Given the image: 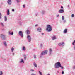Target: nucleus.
Returning <instances> with one entry per match:
<instances>
[{
  "label": "nucleus",
  "mask_w": 75,
  "mask_h": 75,
  "mask_svg": "<svg viewBox=\"0 0 75 75\" xmlns=\"http://www.w3.org/2000/svg\"><path fill=\"white\" fill-rule=\"evenodd\" d=\"M54 67L55 68H59L60 67L62 69L64 68L63 67L61 66V64L59 62H58L55 64Z\"/></svg>",
  "instance_id": "nucleus-1"
},
{
  "label": "nucleus",
  "mask_w": 75,
  "mask_h": 75,
  "mask_svg": "<svg viewBox=\"0 0 75 75\" xmlns=\"http://www.w3.org/2000/svg\"><path fill=\"white\" fill-rule=\"evenodd\" d=\"M52 26L50 25H47V28H46L47 31L48 32H50L52 31Z\"/></svg>",
  "instance_id": "nucleus-2"
},
{
  "label": "nucleus",
  "mask_w": 75,
  "mask_h": 75,
  "mask_svg": "<svg viewBox=\"0 0 75 75\" xmlns=\"http://www.w3.org/2000/svg\"><path fill=\"white\" fill-rule=\"evenodd\" d=\"M47 53H48V50H45L41 53V55H45L47 54Z\"/></svg>",
  "instance_id": "nucleus-3"
},
{
  "label": "nucleus",
  "mask_w": 75,
  "mask_h": 75,
  "mask_svg": "<svg viewBox=\"0 0 75 75\" xmlns=\"http://www.w3.org/2000/svg\"><path fill=\"white\" fill-rule=\"evenodd\" d=\"M6 35H4L3 34L1 35L0 37L2 38V40H6Z\"/></svg>",
  "instance_id": "nucleus-4"
},
{
  "label": "nucleus",
  "mask_w": 75,
  "mask_h": 75,
  "mask_svg": "<svg viewBox=\"0 0 75 75\" xmlns=\"http://www.w3.org/2000/svg\"><path fill=\"white\" fill-rule=\"evenodd\" d=\"M18 34L21 37H23V31H19L18 33Z\"/></svg>",
  "instance_id": "nucleus-5"
},
{
  "label": "nucleus",
  "mask_w": 75,
  "mask_h": 75,
  "mask_svg": "<svg viewBox=\"0 0 75 75\" xmlns=\"http://www.w3.org/2000/svg\"><path fill=\"white\" fill-rule=\"evenodd\" d=\"M27 38L28 39V41L29 42H31V36L28 35L27 36Z\"/></svg>",
  "instance_id": "nucleus-6"
},
{
  "label": "nucleus",
  "mask_w": 75,
  "mask_h": 75,
  "mask_svg": "<svg viewBox=\"0 0 75 75\" xmlns=\"http://www.w3.org/2000/svg\"><path fill=\"white\" fill-rule=\"evenodd\" d=\"M49 55H51L52 54V50L51 48H50L49 49Z\"/></svg>",
  "instance_id": "nucleus-7"
},
{
  "label": "nucleus",
  "mask_w": 75,
  "mask_h": 75,
  "mask_svg": "<svg viewBox=\"0 0 75 75\" xmlns=\"http://www.w3.org/2000/svg\"><path fill=\"white\" fill-rule=\"evenodd\" d=\"M37 30L38 32L41 33V30H42V29L41 28H37Z\"/></svg>",
  "instance_id": "nucleus-8"
},
{
  "label": "nucleus",
  "mask_w": 75,
  "mask_h": 75,
  "mask_svg": "<svg viewBox=\"0 0 75 75\" xmlns=\"http://www.w3.org/2000/svg\"><path fill=\"white\" fill-rule=\"evenodd\" d=\"M64 45V42H62V43H60L59 44V46H62V47H63Z\"/></svg>",
  "instance_id": "nucleus-9"
},
{
  "label": "nucleus",
  "mask_w": 75,
  "mask_h": 75,
  "mask_svg": "<svg viewBox=\"0 0 75 75\" xmlns=\"http://www.w3.org/2000/svg\"><path fill=\"white\" fill-rule=\"evenodd\" d=\"M19 63H23V64L24 63V60L22 59H21L19 61Z\"/></svg>",
  "instance_id": "nucleus-10"
},
{
  "label": "nucleus",
  "mask_w": 75,
  "mask_h": 75,
  "mask_svg": "<svg viewBox=\"0 0 75 75\" xmlns=\"http://www.w3.org/2000/svg\"><path fill=\"white\" fill-rule=\"evenodd\" d=\"M7 2L8 4L9 5H11V0H8Z\"/></svg>",
  "instance_id": "nucleus-11"
},
{
  "label": "nucleus",
  "mask_w": 75,
  "mask_h": 75,
  "mask_svg": "<svg viewBox=\"0 0 75 75\" xmlns=\"http://www.w3.org/2000/svg\"><path fill=\"white\" fill-rule=\"evenodd\" d=\"M57 39V38H56V36L55 35L53 36L52 37V40H54Z\"/></svg>",
  "instance_id": "nucleus-12"
},
{
  "label": "nucleus",
  "mask_w": 75,
  "mask_h": 75,
  "mask_svg": "<svg viewBox=\"0 0 75 75\" xmlns=\"http://www.w3.org/2000/svg\"><path fill=\"white\" fill-rule=\"evenodd\" d=\"M59 12L60 13H62L64 12V10H60L59 11Z\"/></svg>",
  "instance_id": "nucleus-13"
},
{
  "label": "nucleus",
  "mask_w": 75,
  "mask_h": 75,
  "mask_svg": "<svg viewBox=\"0 0 75 75\" xmlns=\"http://www.w3.org/2000/svg\"><path fill=\"white\" fill-rule=\"evenodd\" d=\"M22 50L23 51H25L26 50V48L25 47L23 46L22 48Z\"/></svg>",
  "instance_id": "nucleus-14"
},
{
  "label": "nucleus",
  "mask_w": 75,
  "mask_h": 75,
  "mask_svg": "<svg viewBox=\"0 0 75 75\" xmlns=\"http://www.w3.org/2000/svg\"><path fill=\"white\" fill-rule=\"evenodd\" d=\"M3 44H4L5 47H7V43L6 41H4Z\"/></svg>",
  "instance_id": "nucleus-15"
},
{
  "label": "nucleus",
  "mask_w": 75,
  "mask_h": 75,
  "mask_svg": "<svg viewBox=\"0 0 75 75\" xmlns=\"http://www.w3.org/2000/svg\"><path fill=\"white\" fill-rule=\"evenodd\" d=\"M67 29H65L63 31L64 33L65 34H66V33H67Z\"/></svg>",
  "instance_id": "nucleus-16"
},
{
  "label": "nucleus",
  "mask_w": 75,
  "mask_h": 75,
  "mask_svg": "<svg viewBox=\"0 0 75 75\" xmlns=\"http://www.w3.org/2000/svg\"><path fill=\"white\" fill-rule=\"evenodd\" d=\"M8 34L9 35H13V32H12L11 33V32L10 31H9L8 32Z\"/></svg>",
  "instance_id": "nucleus-17"
},
{
  "label": "nucleus",
  "mask_w": 75,
  "mask_h": 75,
  "mask_svg": "<svg viewBox=\"0 0 75 75\" xmlns=\"http://www.w3.org/2000/svg\"><path fill=\"white\" fill-rule=\"evenodd\" d=\"M33 65L36 68H37V64H36V63L35 62H34L33 63Z\"/></svg>",
  "instance_id": "nucleus-18"
},
{
  "label": "nucleus",
  "mask_w": 75,
  "mask_h": 75,
  "mask_svg": "<svg viewBox=\"0 0 75 75\" xmlns=\"http://www.w3.org/2000/svg\"><path fill=\"white\" fill-rule=\"evenodd\" d=\"M26 32H27V34L28 35H29V34H30V31L28 30H27L26 31Z\"/></svg>",
  "instance_id": "nucleus-19"
},
{
  "label": "nucleus",
  "mask_w": 75,
  "mask_h": 75,
  "mask_svg": "<svg viewBox=\"0 0 75 75\" xmlns=\"http://www.w3.org/2000/svg\"><path fill=\"white\" fill-rule=\"evenodd\" d=\"M14 50V48H13V47H12L11 48V52H13V51Z\"/></svg>",
  "instance_id": "nucleus-20"
},
{
  "label": "nucleus",
  "mask_w": 75,
  "mask_h": 75,
  "mask_svg": "<svg viewBox=\"0 0 75 75\" xmlns=\"http://www.w3.org/2000/svg\"><path fill=\"white\" fill-rule=\"evenodd\" d=\"M7 15H9L10 14V10H7Z\"/></svg>",
  "instance_id": "nucleus-21"
},
{
  "label": "nucleus",
  "mask_w": 75,
  "mask_h": 75,
  "mask_svg": "<svg viewBox=\"0 0 75 75\" xmlns=\"http://www.w3.org/2000/svg\"><path fill=\"white\" fill-rule=\"evenodd\" d=\"M7 17H6V16H4V21H7Z\"/></svg>",
  "instance_id": "nucleus-22"
},
{
  "label": "nucleus",
  "mask_w": 75,
  "mask_h": 75,
  "mask_svg": "<svg viewBox=\"0 0 75 75\" xmlns=\"http://www.w3.org/2000/svg\"><path fill=\"white\" fill-rule=\"evenodd\" d=\"M0 24L2 26V27H4V24H3V23L2 22H1L0 23Z\"/></svg>",
  "instance_id": "nucleus-23"
},
{
  "label": "nucleus",
  "mask_w": 75,
  "mask_h": 75,
  "mask_svg": "<svg viewBox=\"0 0 75 75\" xmlns=\"http://www.w3.org/2000/svg\"><path fill=\"white\" fill-rule=\"evenodd\" d=\"M45 11H42V12H41V13L42 14H45Z\"/></svg>",
  "instance_id": "nucleus-24"
},
{
  "label": "nucleus",
  "mask_w": 75,
  "mask_h": 75,
  "mask_svg": "<svg viewBox=\"0 0 75 75\" xmlns=\"http://www.w3.org/2000/svg\"><path fill=\"white\" fill-rule=\"evenodd\" d=\"M3 71H0V75H3Z\"/></svg>",
  "instance_id": "nucleus-25"
},
{
  "label": "nucleus",
  "mask_w": 75,
  "mask_h": 75,
  "mask_svg": "<svg viewBox=\"0 0 75 75\" xmlns=\"http://www.w3.org/2000/svg\"><path fill=\"white\" fill-rule=\"evenodd\" d=\"M62 20H65V18H64V17L63 16H62Z\"/></svg>",
  "instance_id": "nucleus-26"
},
{
  "label": "nucleus",
  "mask_w": 75,
  "mask_h": 75,
  "mask_svg": "<svg viewBox=\"0 0 75 75\" xmlns=\"http://www.w3.org/2000/svg\"><path fill=\"white\" fill-rule=\"evenodd\" d=\"M1 13H0V19H1Z\"/></svg>",
  "instance_id": "nucleus-27"
},
{
  "label": "nucleus",
  "mask_w": 75,
  "mask_h": 75,
  "mask_svg": "<svg viewBox=\"0 0 75 75\" xmlns=\"http://www.w3.org/2000/svg\"><path fill=\"white\" fill-rule=\"evenodd\" d=\"M39 74H40V75H42V73H41V72L40 71H39Z\"/></svg>",
  "instance_id": "nucleus-28"
},
{
  "label": "nucleus",
  "mask_w": 75,
  "mask_h": 75,
  "mask_svg": "<svg viewBox=\"0 0 75 75\" xmlns=\"http://www.w3.org/2000/svg\"><path fill=\"white\" fill-rule=\"evenodd\" d=\"M30 71H31V72H34V70L33 69H30Z\"/></svg>",
  "instance_id": "nucleus-29"
},
{
  "label": "nucleus",
  "mask_w": 75,
  "mask_h": 75,
  "mask_svg": "<svg viewBox=\"0 0 75 75\" xmlns=\"http://www.w3.org/2000/svg\"><path fill=\"white\" fill-rule=\"evenodd\" d=\"M42 45V44H40V47H42V45Z\"/></svg>",
  "instance_id": "nucleus-30"
},
{
  "label": "nucleus",
  "mask_w": 75,
  "mask_h": 75,
  "mask_svg": "<svg viewBox=\"0 0 75 75\" xmlns=\"http://www.w3.org/2000/svg\"><path fill=\"white\" fill-rule=\"evenodd\" d=\"M74 17V14H72L71 15V17Z\"/></svg>",
  "instance_id": "nucleus-31"
},
{
  "label": "nucleus",
  "mask_w": 75,
  "mask_h": 75,
  "mask_svg": "<svg viewBox=\"0 0 75 75\" xmlns=\"http://www.w3.org/2000/svg\"><path fill=\"white\" fill-rule=\"evenodd\" d=\"M16 1H17V3H19L20 1L18 0H16Z\"/></svg>",
  "instance_id": "nucleus-32"
},
{
  "label": "nucleus",
  "mask_w": 75,
  "mask_h": 75,
  "mask_svg": "<svg viewBox=\"0 0 75 75\" xmlns=\"http://www.w3.org/2000/svg\"><path fill=\"white\" fill-rule=\"evenodd\" d=\"M63 23H66V20H64L63 21Z\"/></svg>",
  "instance_id": "nucleus-33"
},
{
  "label": "nucleus",
  "mask_w": 75,
  "mask_h": 75,
  "mask_svg": "<svg viewBox=\"0 0 75 75\" xmlns=\"http://www.w3.org/2000/svg\"><path fill=\"white\" fill-rule=\"evenodd\" d=\"M34 58H36V56L35 55H34Z\"/></svg>",
  "instance_id": "nucleus-34"
},
{
  "label": "nucleus",
  "mask_w": 75,
  "mask_h": 75,
  "mask_svg": "<svg viewBox=\"0 0 75 75\" xmlns=\"http://www.w3.org/2000/svg\"><path fill=\"white\" fill-rule=\"evenodd\" d=\"M38 16V14H35V16Z\"/></svg>",
  "instance_id": "nucleus-35"
},
{
  "label": "nucleus",
  "mask_w": 75,
  "mask_h": 75,
  "mask_svg": "<svg viewBox=\"0 0 75 75\" xmlns=\"http://www.w3.org/2000/svg\"><path fill=\"white\" fill-rule=\"evenodd\" d=\"M24 59L25 60H26V57H24Z\"/></svg>",
  "instance_id": "nucleus-36"
},
{
  "label": "nucleus",
  "mask_w": 75,
  "mask_h": 75,
  "mask_svg": "<svg viewBox=\"0 0 75 75\" xmlns=\"http://www.w3.org/2000/svg\"><path fill=\"white\" fill-rule=\"evenodd\" d=\"M73 68H74V69H75V66H74L73 67Z\"/></svg>",
  "instance_id": "nucleus-37"
},
{
  "label": "nucleus",
  "mask_w": 75,
  "mask_h": 75,
  "mask_svg": "<svg viewBox=\"0 0 75 75\" xmlns=\"http://www.w3.org/2000/svg\"><path fill=\"white\" fill-rule=\"evenodd\" d=\"M59 15H57V17H59Z\"/></svg>",
  "instance_id": "nucleus-38"
},
{
  "label": "nucleus",
  "mask_w": 75,
  "mask_h": 75,
  "mask_svg": "<svg viewBox=\"0 0 75 75\" xmlns=\"http://www.w3.org/2000/svg\"><path fill=\"white\" fill-rule=\"evenodd\" d=\"M12 55H13V56L14 55V53H12Z\"/></svg>",
  "instance_id": "nucleus-39"
},
{
  "label": "nucleus",
  "mask_w": 75,
  "mask_h": 75,
  "mask_svg": "<svg viewBox=\"0 0 75 75\" xmlns=\"http://www.w3.org/2000/svg\"><path fill=\"white\" fill-rule=\"evenodd\" d=\"M67 7H68V8H69V5H68L67 6Z\"/></svg>",
  "instance_id": "nucleus-40"
},
{
  "label": "nucleus",
  "mask_w": 75,
  "mask_h": 75,
  "mask_svg": "<svg viewBox=\"0 0 75 75\" xmlns=\"http://www.w3.org/2000/svg\"><path fill=\"white\" fill-rule=\"evenodd\" d=\"M62 74H64V71H62Z\"/></svg>",
  "instance_id": "nucleus-41"
},
{
  "label": "nucleus",
  "mask_w": 75,
  "mask_h": 75,
  "mask_svg": "<svg viewBox=\"0 0 75 75\" xmlns=\"http://www.w3.org/2000/svg\"><path fill=\"white\" fill-rule=\"evenodd\" d=\"M23 7H25V5H23Z\"/></svg>",
  "instance_id": "nucleus-42"
},
{
  "label": "nucleus",
  "mask_w": 75,
  "mask_h": 75,
  "mask_svg": "<svg viewBox=\"0 0 75 75\" xmlns=\"http://www.w3.org/2000/svg\"><path fill=\"white\" fill-rule=\"evenodd\" d=\"M35 27H37V26H38V25L37 24V25H35Z\"/></svg>",
  "instance_id": "nucleus-43"
},
{
  "label": "nucleus",
  "mask_w": 75,
  "mask_h": 75,
  "mask_svg": "<svg viewBox=\"0 0 75 75\" xmlns=\"http://www.w3.org/2000/svg\"><path fill=\"white\" fill-rule=\"evenodd\" d=\"M24 57H26V55H24Z\"/></svg>",
  "instance_id": "nucleus-44"
},
{
  "label": "nucleus",
  "mask_w": 75,
  "mask_h": 75,
  "mask_svg": "<svg viewBox=\"0 0 75 75\" xmlns=\"http://www.w3.org/2000/svg\"><path fill=\"white\" fill-rule=\"evenodd\" d=\"M12 11H13V12H14V10H12Z\"/></svg>",
  "instance_id": "nucleus-45"
},
{
  "label": "nucleus",
  "mask_w": 75,
  "mask_h": 75,
  "mask_svg": "<svg viewBox=\"0 0 75 75\" xmlns=\"http://www.w3.org/2000/svg\"><path fill=\"white\" fill-rule=\"evenodd\" d=\"M61 8H63V6H62L61 7Z\"/></svg>",
  "instance_id": "nucleus-46"
},
{
  "label": "nucleus",
  "mask_w": 75,
  "mask_h": 75,
  "mask_svg": "<svg viewBox=\"0 0 75 75\" xmlns=\"http://www.w3.org/2000/svg\"><path fill=\"white\" fill-rule=\"evenodd\" d=\"M47 75H50V74H47Z\"/></svg>",
  "instance_id": "nucleus-47"
},
{
  "label": "nucleus",
  "mask_w": 75,
  "mask_h": 75,
  "mask_svg": "<svg viewBox=\"0 0 75 75\" xmlns=\"http://www.w3.org/2000/svg\"><path fill=\"white\" fill-rule=\"evenodd\" d=\"M42 35H43V34H44V33H42Z\"/></svg>",
  "instance_id": "nucleus-48"
},
{
  "label": "nucleus",
  "mask_w": 75,
  "mask_h": 75,
  "mask_svg": "<svg viewBox=\"0 0 75 75\" xmlns=\"http://www.w3.org/2000/svg\"><path fill=\"white\" fill-rule=\"evenodd\" d=\"M12 10H14V9H12Z\"/></svg>",
  "instance_id": "nucleus-49"
}]
</instances>
